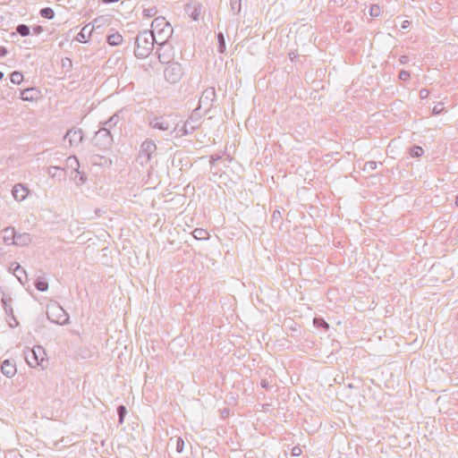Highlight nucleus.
Instances as JSON below:
<instances>
[{
  "label": "nucleus",
  "instance_id": "f257e3e1",
  "mask_svg": "<svg viewBox=\"0 0 458 458\" xmlns=\"http://www.w3.org/2000/svg\"><path fill=\"white\" fill-rule=\"evenodd\" d=\"M165 33L168 36L171 33V28L169 24L163 19H155L151 24V39L146 35H140L136 38V46L134 54L138 58L148 57L153 49L152 40L156 39L157 37H161V34ZM160 39H163L160 38Z\"/></svg>",
  "mask_w": 458,
  "mask_h": 458
},
{
  "label": "nucleus",
  "instance_id": "f03ea898",
  "mask_svg": "<svg viewBox=\"0 0 458 458\" xmlns=\"http://www.w3.org/2000/svg\"><path fill=\"white\" fill-rule=\"evenodd\" d=\"M28 365L31 368L45 367L47 362L46 351L41 346H36L30 350L25 355Z\"/></svg>",
  "mask_w": 458,
  "mask_h": 458
},
{
  "label": "nucleus",
  "instance_id": "7ed1b4c3",
  "mask_svg": "<svg viewBox=\"0 0 458 458\" xmlns=\"http://www.w3.org/2000/svg\"><path fill=\"white\" fill-rule=\"evenodd\" d=\"M47 316L57 324L64 323L67 319L64 310L57 305H53L48 309Z\"/></svg>",
  "mask_w": 458,
  "mask_h": 458
},
{
  "label": "nucleus",
  "instance_id": "20e7f679",
  "mask_svg": "<svg viewBox=\"0 0 458 458\" xmlns=\"http://www.w3.org/2000/svg\"><path fill=\"white\" fill-rule=\"evenodd\" d=\"M94 32V27L90 24L84 26L81 30L78 33L76 39L80 43H87Z\"/></svg>",
  "mask_w": 458,
  "mask_h": 458
},
{
  "label": "nucleus",
  "instance_id": "39448f33",
  "mask_svg": "<svg viewBox=\"0 0 458 458\" xmlns=\"http://www.w3.org/2000/svg\"><path fill=\"white\" fill-rule=\"evenodd\" d=\"M1 371L8 377H13L17 372L16 364L13 360H5L2 363Z\"/></svg>",
  "mask_w": 458,
  "mask_h": 458
},
{
  "label": "nucleus",
  "instance_id": "423d86ee",
  "mask_svg": "<svg viewBox=\"0 0 458 458\" xmlns=\"http://www.w3.org/2000/svg\"><path fill=\"white\" fill-rule=\"evenodd\" d=\"M29 194V190L22 184H16L13 189V195L18 201L24 200Z\"/></svg>",
  "mask_w": 458,
  "mask_h": 458
},
{
  "label": "nucleus",
  "instance_id": "0eeeda50",
  "mask_svg": "<svg viewBox=\"0 0 458 458\" xmlns=\"http://www.w3.org/2000/svg\"><path fill=\"white\" fill-rule=\"evenodd\" d=\"M123 41V37L118 32L113 33L107 37V43L113 47L121 45Z\"/></svg>",
  "mask_w": 458,
  "mask_h": 458
},
{
  "label": "nucleus",
  "instance_id": "6e6552de",
  "mask_svg": "<svg viewBox=\"0 0 458 458\" xmlns=\"http://www.w3.org/2000/svg\"><path fill=\"white\" fill-rule=\"evenodd\" d=\"M193 236L198 240H204L208 237V233L204 229H196L193 232Z\"/></svg>",
  "mask_w": 458,
  "mask_h": 458
},
{
  "label": "nucleus",
  "instance_id": "1a4fd4ad",
  "mask_svg": "<svg viewBox=\"0 0 458 458\" xmlns=\"http://www.w3.org/2000/svg\"><path fill=\"white\" fill-rule=\"evenodd\" d=\"M21 98L25 101H31L35 98L33 89H26L21 92Z\"/></svg>",
  "mask_w": 458,
  "mask_h": 458
},
{
  "label": "nucleus",
  "instance_id": "9d476101",
  "mask_svg": "<svg viewBox=\"0 0 458 458\" xmlns=\"http://www.w3.org/2000/svg\"><path fill=\"white\" fill-rule=\"evenodd\" d=\"M40 14L46 19H52L54 17V11L49 7H46L40 11Z\"/></svg>",
  "mask_w": 458,
  "mask_h": 458
},
{
  "label": "nucleus",
  "instance_id": "9b49d317",
  "mask_svg": "<svg viewBox=\"0 0 458 458\" xmlns=\"http://www.w3.org/2000/svg\"><path fill=\"white\" fill-rule=\"evenodd\" d=\"M17 31L21 35V36H28L30 34V29L28 26L24 25V24H21L17 27Z\"/></svg>",
  "mask_w": 458,
  "mask_h": 458
},
{
  "label": "nucleus",
  "instance_id": "f8f14e48",
  "mask_svg": "<svg viewBox=\"0 0 458 458\" xmlns=\"http://www.w3.org/2000/svg\"><path fill=\"white\" fill-rule=\"evenodd\" d=\"M22 80V74L18 72H14L12 73L11 75V81L13 82V83H20Z\"/></svg>",
  "mask_w": 458,
  "mask_h": 458
},
{
  "label": "nucleus",
  "instance_id": "ddd939ff",
  "mask_svg": "<svg viewBox=\"0 0 458 458\" xmlns=\"http://www.w3.org/2000/svg\"><path fill=\"white\" fill-rule=\"evenodd\" d=\"M36 287L39 291H46L48 287V284L45 280H38L36 283Z\"/></svg>",
  "mask_w": 458,
  "mask_h": 458
},
{
  "label": "nucleus",
  "instance_id": "4468645a",
  "mask_svg": "<svg viewBox=\"0 0 458 458\" xmlns=\"http://www.w3.org/2000/svg\"><path fill=\"white\" fill-rule=\"evenodd\" d=\"M218 41H219V51L221 53H224L225 49V42L224 35L222 33L218 34Z\"/></svg>",
  "mask_w": 458,
  "mask_h": 458
},
{
  "label": "nucleus",
  "instance_id": "2eb2a0df",
  "mask_svg": "<svg viewBox=\"0 0 458 458\" xmlns=\"http://www.w3.org/2000/svg\"><path fill=\"white\" fill-rule=\"evenodd\" d=\"M369 13L371 16L377 17L381 13V8L378 5H373L371 6Z\"/></svg>",
  "mask_w": 458,
  "mask_h": 458
},
{
  "label": "nucleus",
  "instance_id": "dca6fc26",
  "mask_svg": "<svg viewBox=\"0 0 458 458\" xmlns=\"http://www.w3.org/2000/svg\"><path fill=\"white\" fill-rule=\"evenodd\" d=\"M423 154V149L420 147H415L411 149V156L420 157Z\"/></svg>",
  "mask_w": 458,
  "mask_h": 458
},
{
  "label": "nucleus",
  "instance_id": "f3484780",
  "mask_svg": "<svg viewBox=\"0 0 458 458\" xmlns=\"http://www.w3.org/2000/svg\"><path fill=\"white\" fill-rule=\"evenodd\" d=\"M125 412H126L125 407L124 406H120L119 407V417H120V421L121 422L123 420Z\"/></svg>",
  "mask_w": 458,
  "mask_h": 458
},
{
  "label": "nucleus",
  "instance_id": "a211bd4d",
  "mask_svg": "<svg viewBox=\"0 0 458 458\" xmlns=\"http://www.w3.org/2000/svg\"><path fill=\"white\" fill-rule=\"evenodd\" d=\"M400 79L406 81L410 77V73L408 72L403 71L399 74Z\"/></svg>",
  "mask_w": 458,
  "mask_h": 458
},
{
  "label": "nucleus",
  "instance_id": "6ab92c4d",
  "mask_svg": "<svg viewBox=\"0 0 458 458\" xmlns=\"http://www.w3.org/2000/svg\"><path fill=\"white\" fill-rule=\"evenodd\" d=\"M183 445H184L183 440L180 438V439L178 440V443H177V450H178V452H182V449H183Z\"/></svg>",
  "mask_w": 458,
  "mask_h": 458
},
{
  "label": "nucleus",
  "instance_id": "aec40b11",
  "mask_svg": "<svg viewBox=\"0 0 458 458\" xmlns=\"http://www.w3.org/2000/svg\"><path fill=\"white\" fill-rule=\"evenodd\" d=\"M7 53V50L4 47H0V56L5 55Z\"/></svg>",
  "mask_w": 458,
  "mask_h": 458
},
{
  "label": "nucleus",
  "instance_id": "412c9836",
  "mask_svg": "<svg viewBox=\"0 0 458 458\" xmlns=\"http://www.w3.org/2000/svg\"><path fill=\"white\" fill-rule=\"evenodd\" d=\"M118 0H103L104 3L106 4H110V3H114V2H117Z\"/></svg>",
  "mask_w": 458,
  "mask_h": 458
},
{
  "label": "nucleus",
  "instance_id": "4be33fe9",
  "mask_svg": "<svg viewBox=\"0 0 458 458\" xmlns=\"http://www.w3.org/2000/svg\"><path fill=\"white\" fill-rule=\"evenodd\" d=\"M407 23L408 21H405L404 24H403V28H405L407 26Z\"/></svg>",
  "mask_w": 458,
  "mask_h": 458
},
{
  "label": "nucleus",
  "instance_id": "5701e85b",
  "mask_svg": "<svg viewBox=\"0 0 458 458\" xmlns=\"http://www.w3.org/2000/svg\"><path fill=\"white\" fill-rule=\"evenodd\" d=\"M3 78V73L0 72V80Z\"/></svg>",
  "mask_w": 458,
  "mask_h": 458
}]
</instances>
